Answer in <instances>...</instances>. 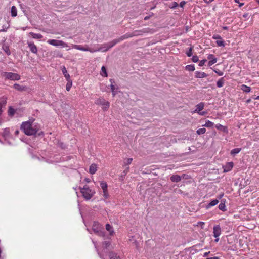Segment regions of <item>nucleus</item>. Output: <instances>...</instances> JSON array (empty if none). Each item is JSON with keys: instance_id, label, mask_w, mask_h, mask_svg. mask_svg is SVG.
Listing matches in <instances>:
<instances>
[{"instance_id": "49530a36", "label": "nucleus", "mask_w": 259, "mask_h": 259, "mask_svg": "<svg viewBox=\"0 0 259 259\" xmlns=\"http://www.w3.org/2000/svg\"><path fill=\"white\" fill-rule=\"evenodd\" d=\"M192 60L193 62L196 63L199 61L198 57L196 55H194L192 57Z\"/></svg>"}, {"instance_id": "8fccbe9b", "label": "nucleus", "mask_w": 259, "mask_h": 259, "mask_svg": "<svg viewBox=\"0 0 259 259\" xmlns=\"http://www.w3.org/2000/svg\"><path fill=\"white\" fill-rule=\"evenodd\" d=\"M212 38L213 39H216V40H220V39H222V37L221 36H220L218 34H216V35H213V36H212Z\"/></svg>"}, {"instance_id": "423d86ee", "label": "nucleus", "mask_w": 259, "mask_h": 259, "mask_svg": "<svg viewBox=\"0 0 259 259\" xmlns=\"http://www.w3.org/2000/svg\"><path fill=\"white\" fill-rule=\"evenodd\" d=\"M2 76L5 77V79L13 81L19 80L21 78L20 75L17 73L8 72H3L2 73Z\"/></svg>"}, {"instance_id": "4d7b16f0", "label": "nucleus", "mask_w": 259, "mask_h": 259, "mask_svg": "<svg viewBox=\"0 0 259 259\" xmlns=\"http://www.w3.org/2000/svg\"><path fill=\"white\" fill-rule=\"evenodd\" d=\"M206 259H220V257H217V256H214V257H208Z\"/></svg>"}, {"instance_id": "864d4df0", "label": "nucleus", "mask_w": 259, "mask_h": 259, "mask_svg": "<svg viewBox=\"0 0 259 259\" xmlns=\"http://www.w3.org/2000/svg\"><path fill=\"white\" fill-rule=\"evenodd\" d=\"M133 243L135 244L136 248L138 247L139 243L137 240H134Z\"/></svg>"}, {"instance_id": "3c124183", "label": "nucleus", "mask_w": 259, "mask_h": 259, "mask_svg": "<svg viewBox=\"0 0 259 259\" xmlns=\"http://www.w3.org/2000/svg\"><path fill=\"white\" fill-rule=\"evenodd\" d=\"M103 191V196L105 198H108L109 197V194L108 193V190L107 191Z\"/></svg>"}, {"instance_id": "bb28decb", "label": "nucleus", "mask_w": 259, "mask_h": 259, "mask_svg": "<svg viewBox=\"0 0 259 259\" xmlns=\"http://www.w3.org/2000/svg\"><path fill=\"white\" fill-rule=\"evenodd\" d=\"M106 229L110 232V235L112 236L114 233V232L113 230V227L109 224H107L106 225Z\"/></svg>"}, {"instance_id": "58836bf2", "label": "nucleus", "mask_w": 259, "mask_h": 259, "mask_svg": "<svg viewBox=\"0 0 259 259\" xmlns=\"http://www.w3.org/2000/svg\"><path fill=\"white\" fill-rule=\"evenodd\" d=\"M214 123L212 122L209 120H207L203 126H206L207 127H212Z\"/></svg>"}, {"instance_id": "dca6fc26", "label": "nucleus", "mask_w": 259, "mask_h": 259, "mask_svg": "<svg viewBox=\"0 0 259 259\" xmlns=\"http://www.w3.org/2000/svg\"><path fill=\"white\" fill-rule=\"evenodd\" d=\"M13 88L16 90L20 92L26 91L27 88L25 86H22L18 83H15L13 85Z\"/></svg>"}, {"instance_id": "4be33fe9", "label": "nucleus", "mask_w": 259, "mask_h": 259, "mask_svg": "<svg viewBox=\"0 0 259 259\" xmlns=\"http://www.w3.org/2000/svg\"><path fill=\"white\" fill-rule=\"evenodd\" d=\"M218 207L220 210H222L223 211H226L227 209L225 205V200H222L221 203L219 204Z\"/></svg>"}, {"instance_id": "c756f323", "label": "nucleus", "mask_w": 259, "mask_h": 259, "mask_svg": "<svg viewBox=\"0 0 259 259\" xmlns=\"http://www.w3.org/2000/svg\"><path fill=\"white\" fill-rule=\"evenodd\" d=\"M2 49L3 51L8 55H10L11 54V51L10 50L9 47L8 46L4 45L2 47Z\"/></svg>"}, {"instance_id": "79ce46f5", "label": "nucleus", "mask_w": 259, "mask_h": 259, "mask_svg": "<svg viewBox=\"0 0 259 259\" xmlns=\"http://www.w3.org/2000/svg\"><path fill=\"white\" fill-rule=\"evenodd\" d=\"M93 243H94V246H95V247L96 248V250H97V251L98 252V255H99L100 257L101 258V259H105L104 258V257L103 256V255L101 253H100L99 251H98V249H97V245H96V242H94V241H93Z\"/></svg>"}, {"instance_id": "f257e3e1", "label": "nucleus", "mask_w": 259, "mask_h": 259, "mask_svg": "<svg viewBox=\"0 0 259 259\" xmlns=\"http://www.w3.org/2000/svg\"><path fill=\"white\" fill-rule=\"evenodd\" d=\"M40 127L38 124H33L30 120L22 122L21 129L28 136L34 135L39 130Z\"/></svg>"}, {"instance_id": "680f3d73", "label": "nucleus", "mask_w": 259, "mask_h": 259, "mask_svg": "<svg viewBox=\"0 0 259 259\" xmlns=\"http://www.w3.org/2000/svg\"><path fill=\"white\" fill-rule=\"evenodd\" d=\"M128 170H129V167H128L126 170H124V171H123V173H124V174H125H125H126V173L127 172V171H128Z\"/></svg>"}, {"instance_id": "bf43d9fd", "label": "nucleus", "mask_w": 259, "mask_h": 259, "mask_svg": "<svg viewBox=\"0 0 259 259\" xmlns=\"http://www.w3.org/2000/svg\"><path fill=\"white\" fill-rule=\"evenodd\" d=\"M248 16V13H245L243 15V17L245 18H246Z\"/></svg>"}, {"instance_id": "7ed1b4c3", "label": "nucleus", "mask_w": 259, "mask_h": 259, "mask_svg": "<svg viewBox=\"0 0 259 259\" xmlns=\"http://www.w3.org/2000/svg\"><path fill=\"white\" fill-rule=\"evenodd\" d=\"M80 193L86 200H89L94 196L95 192L91 189L88 185H85L83 187H79Z\"/></svg>"}, {"instance_id": "412c9836", "label": "nucleus", "mask_w": 259, "mask_h": 259, "mask_svg": "<svg viewBox=\"0 0 259 259\" xmlns=\"http://www.w3.org/2000/svg\"><path fill=\"white\" fill-rule=\"evenodd\" d=\"M108 255L110 259H120V256L113 251L110 252Z\"/></svg>"}, {"instance_id": "1a4fd4ad", "label": "nucleus", "mask_w": 259, "mask_h": 259, "mask_svg": "<svg viewBox=\"0 0 259 259\" xmlns=\"http://www.w3.org/2000/svg\"><path fill=\"white\" fill-rule=\"evenodd\" d=\"M85 46L86 47H83L81 45H72V48L75 49L82 51H89L91 53L95 52V49L90 48L87 45H85Z\"/></svg>"}, {"instance_id": "9d476101", "label": "nucleus", "mask_w": 259, "mask_h": 259, "mask_svg": "<svg viewBox=\"0 0 259 259\" xmlns=\"http://www.w3.org/2000/svg\"><path fill=\"white\" fill-rule=\"evenodd\" d=\"M27 44L30 49V51L32 53L36 54L37 53L38 50H37V47L34 44V42H31V41H28Z\"/></svg>"}, {"instance_id": "393cba45", "label": "nucleus", "mask_w": 259, "mask_h": 259, "mask_svg": "<svg viewBox=\"0 0 259 259\" xmlns=\"http://www.w3.org/2000/svg\"><path fill=\"white\" fill-rule=\"evenodd\" d=\"M30 35L34 39H41L42 38V35L40 33H35L34 32H31L29 33Z\"/></svg>"}, {"instance_id": "473e14b6", "label": "nucleus", "mask_w": 259, "mask_h": 259, "mask_svg": "<svg viewBox=\"0 0 259 259\" xmlns=\"http://www.w3.org/2000/svg\"><path fill=\"white\" fill-rule=\"evenodd\" d=\"M67 83L66 85V89L67 91H69L72 85V81L71 79L67 80Z\"/></svg>"}, {"instance_id": "69168bd1", "label": "nucleus", "mask_w": 259, "mask_h": 259, "mask_svg": "<svg viewBox=\"0 0 259 259\" xmlns=\"http://www.w3.org/2000/svg\"><path fill=\"white\" fill-rule=\"evenodd\" d=\"M149 18H150V16H146V17L144 18V20H148Z\"/></svg>"}, {"instance_id": "f8f14e48", "label": "nucleus", "mask_w": 259, "mask_h": 259, "mask_svg": "<svg viewBox=\"0 0 259 259\" xmlns=\"http://www.w3.org/2000/svg\"><path fill=\"white\" fill-rule=\"evenodd\" d=\"M207 59L209 60L208 65L210 66L215 64L217 62V58L215 57L213 54H209L207 56Z\"/></svg>"}, {"instance_id": "a19ab883", "label": "nucleus", "mask_w": 259, "mask_h": 259, "mask_svg": "<svg viewBox=\"0 0 259 259\" xmlns=\"http://www.w3.org/2000/svg\"><path fill=\"white\" fill-rule=\"evenodd\" d=\"M216 44L219 47H224L225 46V43L224 41L222 40V39L217 40L216 41Z\"/></svg>"}, {"instance_id": "0eeeda50", "label": "nucleus", "mask_w": 259, "mask_h": 259, "mask_svg": "<svg viewBox=\"0 0 259 259\" xmlns=\"http://www.w3.org/2000/svg\"><path fill=\"white\" fill-rule=\"evenodd\" d=\"M95 103L97 105L102 106V109L104 111H107L110 106V103L103 97H100L96 99Z\"/></svg>"}, {"instance_id": "a18cd8bd", "label": "nucleus", "mask_w": 259, "mask_h": 259, "mask_svg": "<svg viewBox=\"0 0 259 259\" xmlns=\"http://www.w3.org/2000/svg\"><path fill=\"white\" fill-rule=\"evenodd\" d=\"M133 161V158H129L126 160V161H124V164L125 165H129Z\"/></svg>"}, {"instance_id": "09e8293b", "label": "nucleus", "mask_w": 259, "mask_h": 259, "mask_svg": "<svg viewBox=\"0 0 259 259\" xmlns=\"http://www.w3.org/2000/svg\"><path fill=\"white\" fill-rule=\"evenodd\" d=\"M206 62H207V60L206 59H203V60H201L199 62V66H203Z\"/></svg>"}, {"instance_id": "6e6d98bb", "label": "nucleus", "mask_w": 259, "mask_h": 259, "mask_svg": "<svg viewBox=\"0 0 259 259\" xmlns=\"http://www.w3.org/2000/svg\"><path fill=\"white\" fill-rule=\"evenodd\" d=\"M210 252L209 251V252H205L203 254V257H206L209 254H210Z\"/></svg>"}, {"instance_id": "f3484780", "label": "nucleus", "mask_w": 259, "mask_h": 259, "mask_svg": "<svg viewBox=\"0 0 259 259\" xmlns=\"http://www.w3.org/2000/svg\"><path fill=\"white\" fill-rule=\"evenodd\" d=\"M215 127L217 130L222 131L225 133L227 134L228 133V130L227 126H223L221 124H217L215 125Z\"/></svg>"}, {"instance_id": "c03bdc74", "label": "nucleus", "mask_w": 259, "mask_h": 259, "mask_svg": "<svg viewBox=\"0 0 259 259\" xmlns=\"http://www.w3.org/2000/svg\"><path fill=\"white\" fill-rule=\"evenodd\" d=\"M193 47H191L189 49V50L186 52V54L188 57H191L192 55V50Z\"/></svg>"}, {"instance_id": "c85d7f7f", "label": "nucleus", "mask_w": 259, "mask_h": 259, "mask_svg": "<svg viewBox=\"0 0 259 259\" xmlns=\"http://www.w3.org/2000/svg\"><path fill=\"white\" fill-rule=\"evenodd\" d=\"M241 89L245 93H248L251 90V88L250 87L247 86L245 84H242L241 86Z\"/></svg>"}, {"instance_id": "ea45409f", "label": "nucleus", "mask_w": 259, "mask_h": 259, "mask_svg": "<svg viewBox=\"0 0 259 259\" xmlns=\"http://www.w3.org/2000/svg\"><path fill=\"white\" fill-rule=\"evenodd\" d=\"M206 129L205 128H201L197 130L196 133L198 135H201L204 134L206 132Z\"/></svg>"}, {"instance_id": "2f4dec72", "label": "nucleus", "mask_w": 259, "mask_h": 259, "mask_svg": "<svg viewBox=\"0 0 259 259\" xmlns=\"http://www.w3.org/2000/svg\"><path fill=\"white\" fill-rule=\"evenodd\" d=\"M224 84V79L223 78L219 79L217 82V85L218 88H221Z\"/></svg>"}, {"instance_id": "aec40b11", "label": "nucleus", "mask_w": 259, "mask_h": 259, "mask_svg": "<svg viewBox=\"0 0 259 259\" xmlns=\"http://www.w3.org/2000/svg\"><path fill=\"white\" fill-rule=\"evenodd\" d=\"M97 170V166L95 164H92L89 168V172L91 174L93 175L96 173Z\"/></svg>"}, {"instance_id": "e2e57ef3", "label": "nucleus", "mask_w": 259, "mask_h": 259, "mask_svg": "<svg viewBox=\"0 0 259 259\" xmlns=\"http://www.w3.org/2000/svg\"><path fill=\"white\" fill-rule=\"evenodd\" d=\"M85 180L87 182L89 183L90 182V180L89 178L85 179Z\"/></svg>"}, {"instance_id": "f03ea898", "label": "nucleus", "mask_w": 259, "mask_h": 259, "mask_svg": "<svg viewBox=\"0 0 259 259\" xmlns=\"http://www.w3.org/2000/svg\"><path fill=\"white\" fill-rule=\"evenodd\" d=\"M150 29L149 28H144L141 30H135L132 33H127L122 35L119 38L115 39L116 40V42H117V43H119L125 39L141 35L143 33H148L150 32Z\"/></svg>"}, {"instance_id": "c9c22d12", "label": "nucleus", "mask_w": 259, "mask_h": 259, "mask_svg": "<svg viewBox=\"0 0 259 259\" xmlns=\"http://www.w3.org/2000/svg\"><path fill=\"white\" fill-rule=\"evenodd\" d=\"M186 70L189 71H193L195 70V66L193 64L188 65L185 67Z\"/></svg>"}, {"instance_id": "de8ad7c7", "label": "nucleus", "mask_w": 259, "mask_h": 259, "mask_svg": "<svg viewBox=\"0 0 259 259\" xmlns=\"http://www.w3.org/2000/svg\"><path fill=\"white\" fill-rule=\"evenodd\" d=\"M178 6V4L176 2H173L171 3V5L170 6L171 8L175 9L177 8Z\"/></svg>"}, {"instance_id": "774afa93", "label": "nucleus", "mask_w": 259, "mask_h": 259, "mask_svg": "<svg viewBox=\"0 0 259 259\" xmlns=\"http://www.w3.org/2000/svg\"><path fill=\"white\" fill-rule=\"evenodd\" d=\"M214 0H209L208 1H207V2L206 3L207 4H209L210 3H211L212 2H213Z\"/></svg>"}, {"instance_id": "6e6552de", "label": "nucleus", "mask_w": 259, "mask_h": 259, "mask_svg": "<svg viewBox=\"0 0 259 259\" xmlns=\"http://www.w3.org/2000/svg\"><path fill=\"white\" fill-rule=\"evenodd\" d=\"M47 43L54 46L58 47L61 46L63 48L67 47V44L65 43L62 40H56V39H48Z\"/></svg>"}, {"instance_id": "f704fd0d", "label": "nucleus", "mask_w": 259, "mask_h": 259, "mask_svg": "<svg viewBox=\"0 0 259 259\" xmlns=\"http://www.w3.org/2000/svg\"><path fill=\"white\" fill-rule=\"evenodd\" d=\"M101 75L102 76H104V77H107L108 76L106 67L104 66H103L101 68Z\"/></svg>"}, {"instance_id": "72a5a7b5", "label": "nucleus", "mask_w": 259, "mask_h": 259, "mask_svg": "<svg viewBox=\"0 0 259 259\" xmlns=\"http://www.w3.org/2000/svg\"><path fill=\"white\" fill-rule=\"evenodd\" d=\"M100 186L103 189V191H107L108 185L106 182L102 181L100 182Z\"/></svg>"}, {"instance_id": "a211bd4d", "label": "nucleus", "mask_w": 259, "mask_h": 259, "mask_svg": "<svg viewBox=\"0 0 259 259\" xmlns=\"http://www.w3.org/2000/svg\"><path fill=\"white\" fill-rule=\"evenodd\" d=\"M208 76V74L203 72L196 71L195 77L197 78H202Z\"/></svg>"}, {"instance_id": "0e129e2a", "label": "nucleus", "mask_w": 259, "mask_h": 259, "mask_svg": "<svg viewBox=\"0 0 259 259\" xmlns=\"http://www.w3.org/2000/svg\"><path fill=\"white\" fill-rule=\"evenodd\" d=\"M222 28H223V29H224V30H227V29H228V27H227V26H223V27H222Z\"/></svg>"}, {"instance_id": "13d9d810", "label": "nucleus", "mask_w": 259, "mask_h": 259, "mask_svg": "<svg viewBox=\"0 0 259 259\" xmlns=\"http://www.w3.org/2000/svg\"><path fill=\"white\" fill-rule=\"evenodd\" d=\"M199 115H204L206 112H204V111H203V112H199V113H198Z\"/></svg>"}, {"instance_id": "e433bc0d", "label": "nucleus", "mask_w": 259, "mask_h": 259, "mask_svg": "<svg viewBox=\"0 0 259 259\" xmlns=\"http://www.w3.org/2000/svg\"><path fill=\"white\" fill-rule=\"evenodd\" d=\"M54 56L56 57H59V58H62L63 57V54L61 52L58 51H55L54 52Z\"/></svg>"}, {"instance_id": "2eb2a0df", "label": "nucleus", "mask_w": 259, "mask_h": 259, "mask_svg": "<svg viewBox=\"0 0 259 259\" xmlns=\"http://www.w3.org/2000/svg\"><path fill=\"white\" fill-rule=\"evenodd\" d=\"M234 164L233 162H230L226 163V164L223 167H224V172H228L230 171L233 167Z\"/></svg>"}, {"instance_id": "cd10ccee", "label": "nucleus", "mask_w": 259, "mask_h": 259, "mask_svg": "<svg viewBox=\"0 0 259 259\" xmlns=\"http://www.w3.org/2000/svg\"><path fill=\"white\" fill-rule=\"evenodd\" d=\"M103 246L106 249H112L111 247V242L109 241H105L102 243Z\"/></svg>"}, {"instance_id": "7c9ffc66", "label": "nucleus", "mask_w": 259, "mask_h": 259, "mask_svg": "<svg viewBox=\"0 0 259 259\" xmlns=\"http://www.w3.org/2000/svg\"><path fill=\"white\" fill-rule=\"evenodd\" d=\"M241 150V149L239 148H234L231 151L230 153L232 155L234 156L236 154L239 153L240 152Z\"/></svg>"}, {"instance_id": "5701e85b", "label": "nucleus", "mask_w": 259, "mask_h": 259, "mask_svg": "<svg viewBox=\"0 0 259 259\" xmlns=\"http://www.w3.org/2000/svg\"><path fill=\"white\" fill-rule=\"evenodd\" d=\"M219 203L218 199H213L206 206L207 209L210 208L211 207L216 205Z\"/></svg>"}, {"instance_id": "39448f33", "label": "nucleus", "mask_w": 259, "mask_h": 259, "mask_svg": "<svg viewBox=\"0 0 259 259\" xmlns=\"http://www.w3.org/2000/svg\"><path fill=\"white\" fill-rule=\"evenodd\" d=\"M117 44V42H116V40L115 39L109 42L103 44L100 48L95 49V52L101 51L103 52H106Z\"/></svg>"}, {"instance_id": "37998d69", "label": "nucleus", "mask_w": 259, "mask_h": 259, "mask_svg": "<svg viewBox=\"0 0 259 259\" xmlns=\"http://www.w3.org/2000/svg\"><path fill=\"white\" fill-rule=\"evenodd\" d=\"M6 100H5L2 102L0 103V116L1 115V114H2V112H3L2 107L3 106H5L6 105Z\"/></svg>"}, {"instance_id": "052dcab7", "label": "nucleus", "mask_w": 259, "mask_h": 259, "mask_svg": "<svg viewBox=\"0 0 259 259\" xmlns=\"http://www.w3.org/2000/svg\"><path fill=\"white\" fill-rule=\"evenodd\" d=\"M4 133H5V135H8L9 133V131L5 130Z\"/></svg>"}, {"instance_id": "9b49d317", "label": "nucleus", "mask_w": 259, "mask_h": 259, "mask_svg": "<svg viewBox=\"0 0 259 259\" xmlns=\"http://www.w3.org/2000/svg\"><path fill=\"white\" fill-rule=\"evenodd\" d=\"M221 227H220V225H218L214 226L213 227V236L215 238H218L221 235Z\"/></svg>"}, {"instance_id": "603ef678", "label": "nucleus", "mask_w": 259, "mask_h": 259, "mask_svg": "<svg viewBox=\"0 0 259 259\" xmlns=\"http://www.w3.org/2000/svg\"><path fill=\"white\" fill-rule=\"evenodd\" d=\"M186 2L185 1H182L180 3V6L181 7H183L186 4Z\"/></svg>"}, {"instance_id": "20e7f679", "label": "nucleus", "mask_w": 259, "mask_h": 259, "mask_svg": "<svg viewBox=\"0 0 259 259\" xmlns=\"http://www.w3.org/2000/svg\"><path fill=\"white\" fill-rule=\"evenodd\" d=\"M92 230L94 233L97 234L98 236L104 237L105 236V232L104 231L103 228L102 226L97 222H94Z\"/></svg>"}, {"instance_id": "338daca9", "label": "nucleus", "mask_w": 259, "mask_h": 259, "mask_svg": "<svg viewBox=\"0 0 259 259\" xmlns=\"http://www.w3.org/2000/svg\"><path fill=\"white\" fill-rule=\"evenodd\" d=\"M223 194L220 195L219 196V199H220L223 197Z\"/></svg>"}, {"instance_id": "a878e982", "label": "nucleus", "mask_w": 259, "mask_h": 259, "mask_svg": "<svg viewBox=\"0 0 259 259\" xmlns=\"http://www.w3.org/2000/svg\"><path fill=\"white\" fill-rule=\"evenodd\" d=\"M11 14L13 17H16L17 15V9L15 6H13L11 7Z\"/></svg>"}, {"instance_id": "b1692460", "label": "nucleus", "mask_w": 259, "mask_h": 259, "mask_svg": "<svg viewBox=\"0 0 259 259\" xmlns=\"http://www.w3.org/2000/svg\"><path fill=\"white\" fill-rule=\"evenodd\" d=\"M62 72L66 80L70 79L69 74L67 73V71L65 66H63L62 68Z\"/></svg>"}, {"instance_id": "ddd939ff", "label": "nucleus", "mask_w": 259, "mask_h": 259, "mask_svg": "<svg viewBox=\"0 0 259 259\" xmlns=\"http://www.w3.org/2000/svg\"><path fill=\"white\" fill-rule=\"evenodd\" d=\"M184 176L185 175H183V176H180L178 175H173L170 177V179L171 182L177 183L180 182L182 179L184 178Z\"/></svg>"}, {"instance_id": "4468645a", "label": "nucleus", "mask_w": 259, "mask_h": 259, "mask_svg": "<svg viewBox=\"0 0 259 259\" xmlns=\"http://www.w3.org/2000/svg\"><path fill=\"white\" fill-rule=\"evenodd\" d=\"M110 82L111 83L110 85L111 90L112 91V94L113 97H114L118 93V88L117 87L116 88L113 85V83H114V79H110Z\"/></svg>"}, {"instance_id": "5fc2aeb1", "label": "nucleus", "mask_w": 259, "mask_h": 259, "mask_svg": "<svg viewBox=\"0 0 259 259\" xmlns=\"http://www.w3.org/2000/svg\"><path fill=\"white\" fill-rule=\"evenodd\" d=\"M219 76H222L223 75V73L222 71H214Z\"/></svg>"}, {"instance_id": "4c0bfd02", "label": "nucleus", "mask_w": 259, "mask_h": 259, "mask_svg": "<svg viewBox=\"0 0 259 259\" xmlns=\"http://www.w3.org/2000/svg\"><path fill=\"white\" fill-rule=\"evenodd\" d=\"M15 113V109L12 107H10L8 110V115L9 116H13Z\"/></svg>"}, {"instance_id": "6ab92c4d", "label": "nucleus", "mask_w": 259, "mask_h": 259, "mask_svg": "<svg viewBox=\"0 0 259 259\" xmlns=\"http://www.w3.org/2000/svg\"><path fill=\"white\" fill-rule=\"evenodd\" d=\"M204 107V103L203 102H200L196 106V109L195 110V112L199 113L201 110H202Z\"/></svg>"}]
</instances>
